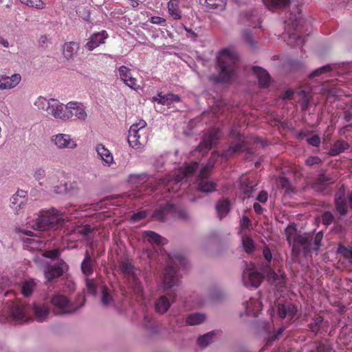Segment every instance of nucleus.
I'll use <instances>...</instances> for the list:
<instances>
[{"mask_svg": "<svg viewBox=\"0 0 352 352\" xmlns=\"http://www.w3.org/2000/svg\"><path fill=\"white\" fill-rule=\"evenodd\" d=\"M287 240L292 247V252L295 256H298L301 252L305 255H307L312 251L317 252L320 246L321 241L323 238V234L321 232L316 234L304 233L300 234L297 233L296 229L294 226H287L285 229Z\"/></svg>", "mask_w": 352, "mask_h": 352, "instance_id": "1", "label": "nucleus"}, {"mask_svg": "<svg viewBox=\"0 0 352 352\" xmlns=\"http://www.w3.org/2000/svg\"><path fill=\"white\" fill-rule=\"evenodd\" d=\"M198 168L197 162H195L190 164H187L175 170L171 175H166L165 177L160 179L158 185H153L152 182H149L146 186L151 188V191L160 189L162 193L176 192L181 186L180 182L182 184L185 182L190 181L191 177H194L195 171Z\"/></svg>", "mask_w": 352, "mask_h": 352, "instance_id": "2", "label": "nucleus"}, {"mask_svg": "<svg viewBox=\"0 0 352 352\" xmlns=\"http://www.w3.org/2000/svg\"><path fill=\"white\" fill-rule=\"evenodd\" d=\"M68 217L65 212H60L54 208L50 210H41L34 214L32 219H30L27 224L30 228L38 231L48 230H57L66 225Z\"/></svg>", "mask_w": 352, "mask_h": 352, "instance_id": "3", "label": "nucleus"}, {"mask_svg": "<svg viewBox=\"0 0 352 352\" xmlns=\"http://www.w3.org/2000/svg\"><path fill=\"white\" fill-rule=\"evenodd\" d=\"M68 217L65 212H60L54 208L50 210H41L34 214L32 219H30L27 224L30 228L38 231L48 230H57L66 225Z\"/></svg>", "mask_w": 352, "mask_h": 352, "instance_id": "4", "label": "nucleus"}, {"mask_svg": "<svg viewBox=\"0 0 352 352\" xmlns=\"http://www.w3.org/2000/svg\"><path fill=\"white\" fill-rule=\"evenodd\" d=\"M219 68L218 75H212L210 79L214 82H227L235 75L239 56L237 54L228 49L220 51L217 57Z\"/></svg>", "mask_w": 352, "mask_h": 352, "instance_id": "5", "label": "nucleus"}, {"mask_svg": "<svg viewBox=\"0 0 352 352\" xmlns=\"http://www.w3.org/2000/svg\"><path fill=\"white\" fill-rule=\"evenodd\" d=\"M168 265L163 275L162 287L164 291L179 287L181 283V276L177 270L185 267L187 260L181 254L168 256Z\"/></svg>", "mask_w": 352, "mask_h": 352, "instance_id": "6", "label": "nucleus"}, {"mask_svg": "<svg viewBox=\"0 0 352 352\" xmlns=\"http://www.w3.org/2000/svg\"><path fill=\"white\" fill-rule=\"evenodd\" d=\"M32 311L37 322H43L50 314L47 305L41 302H34L32 305L24 303H16L12 307V314L15 320L28 321L30 311Z\"/></svg>", "mask_w": 352, "mask_h": 352, "instance_id": "7", "label": "nucleus"}, {"mask_svg": "<svg viewBox=\"0 0 352 352\" xmlns=\"http://www.w3.org/2000/svg\"><path fill=\"white\" fill-rule=\"evenodd\" d=\"M285 34L288 36L287 43L292 46H301L304 45L305 38L300 34L301 28L304 25L305 19L302 18L300 13L298 14L289 13L285 21Z\"/></svg>", "mask_w": 352, "mask_h": 352, "instance_id": "8", "label": "nucleus"}, {"mask_svg": "<svg viewBox=\"0 0 352 352\" xmlns=\"http://www.w3.org/2000/svg\"><path fill=\"white\" fill-rule=\"evenodd\" d=\"M77 300L80 301V302L76 304L71 302L63 295L56 294L52 297L50 302L54 308L53 311L56 315H65L73 314L84 306L85 299L83 296H78Z\"/></svg>", "mask_w": 352, "mask_h": 352, "instance_id": "9", "label": "nucleus"}, {"mask_svg": "<svg viewBox=\"0 0 352 352\" xmlns=\"http://www.w3.org/2000/svg\"><path fill=\"white\" fill-rule=\"evenodd\" d=\"M219 157V154L218 153L213 152L208 164L201 168L198 176L197 177L198 189L200 191L204 192H212L216 190V184L209 180L208 177L210 174V170L212 168Z\"/></svg>", "mask_w": 352, "mask_h": 352, "instance_id": "10", "label": "nucleus"}, {"mask_svg": "<svg viewBox=\"0 0 352 352\" xmlns=\"http://www.w3.org/2000/svg\"><path fill=\"white\" fill-rule=\"evenodd\" d=\"M273 309L276 311L279 318L286 319L289 322H292L297 318L298 309L288 300L278 298L275 302Z\"/></svg>", "mask_w": 352, "mask_h": 352, "instance_id": "11", "label": "nucleus"}, {"mask_svg": "<svg viewBox=\"0 0 352 352\" xmlns=\"http://www.w3.org/2000/svg\"><path fill=\"white\" fill-rule=\"evenodd\" d=\"M146 126V122L143 120L130 126L128 134V142L131 147L138 149L145 144L146 139L142 137V135Z\"/></svg>", "mask_w": 352, "mask_h": 352, "instance_id": "12", "label": "nucleus"}, {"mask_svg": "<svg viewBox=\"0 0 352 352\" xmlns=\"http://www.w3.org/2000/svg\"><path fill=\"white\" fill-rule=\"evenodd\" d=\"M298 98V101L301 102V108L302 111H307L309 107L312 98V92L309 87L300 89L296 92L289 89L285 91L283 96V100H288Z\"/></svg>", "mask_w": 352, "mask_h": 352, "instance_id": "13", "label": "nucleus"}, {"mask_svg": "<svg viewBox=\"0 0 352 352\" xmlns=\"http://www.w3.org/2000/svg\"><path fill=\"white\" fill-rule=\"evenodd\" d=\"M121 270L123 274L128 276L129 281L134 292L138 295L142 294L143 287L138 278V276L140 274V271L135 269L130 263L127 262L122 263Z\"/></svg>", "mask_w": 352, "mask_h": 352, "instance_id": "14", "label": "nucleus"}, {"mask_svg": "<svg viewBox=\"0 0 352 352\" xmlns=\"http://www.w3.org/2000/svg\"><path fill=\"white\" fill-rule=\"evenodd\" d=\"M263 276L257 272L253 264L247 265L242 274V281L247 287H257L263 280Z\"/></svg>", "mask_w": 352, "mask_h": 352, "instance_id": "15", "label": "nucleus"}, {"mask_svg": "<svg viewBox=\"0 0 352 352\" xmlns=\"http://www.w3.org/2000/svg\"><path fill=\"white\" fill-rule=\"evenodd\" d=\"M219 133V130L216 129L207 130L204 133L202 140L195 151L202 153V155L210 151L212 146L217 142Z\"/></svg>", "mask_w": 352, "mask_h": 352, "instance_id": "16", "label": "nucleus"}, {"mask_svg": "<svg viewBox=\"0 0 352 352\" xmlns=\"http://www.w3.org/2000/svg\"><path fill=\"white\" fill-rule=\"evenodd\" d=\"M67 265L63 261H57L47 265L44 270V276L46 280L50 282L55 278L61 276Z\"/></svg>", "mask_w": 352, "mask_h": 352, "instance_id": "17", "label": "nucleus"}, {"mask_svg": "<svg viewBox=\"0 0 352 352\" xmlns=\"http://www.w3.org/2000/svg\"><path fill=\"white\" fill-rule=\"evenodd\" d=\"M67 111V104H64L59 100L51 98V104L48 111V114L52 116L56 119H58L63 121L68 120Z\"/></svg>", "mask_w": 352, "mask_h": 352, "instance_id": "18", "label": "nucleus"}, {"mask_svg": "<svg viewBox=\"0 0 352 352\" xmlns=\"http://www.w3.org/2000/svg\"><path fill=\"white\" fill-rule=\"evenodd\" d=\"M51 142L60 149L68 148L74 149L76 148V141L72 138L71 135L66 133H58L51 137Z\"/></svg>", "mask_w": 352, "mask_h": 352, "instance_id": "19", "label": "nucleus"}, {"mask_svg": "<svg viewBox=\"0 0 352 352\" xmlns=\"http://www.w3.org/2000/svg\"><path fill=\"white\" fill-rule=\"evenodd\" d=\"M28 192L19 190L10 198V206L15 213L19 214L27 204Z\"/></svg>", "mask_w": 352, "mask_h": 352, "instance_id": "20", "label": "nucleus"}, {"mask_svg": "<svg viewBox=\"0 0 352 352\" xmlns=\"http://www.w3.org/2000/svg\"><path fill=\"white\" fill-rule=\"evenodd\" d=\"M67 114H68V120H71L73 116H75L77 119L85 120L87 116L82 104L72 101L67 103Z\"/></svg>", "mask_w": 352, "mask_h": 352, "instance_id": "21", "label": "nucleus"}, {"mask_svg": "<svg viewBox=\"0 0 352 352\" xmlns=\"http://www.w3.org/2000/svg\"><path fill=\"white\" fill-rule=\"evenodd\" d=\"M181 98L178 94H174L172 93H167L165 94L159 93L157 96L152 98V101L169 107L175 103L179 102Z\"/></svg>", "mask_w": 352, "mask_h": 352, "instance_id": "22", "label": "nucleus"}, {"mask_svg": "<svg viewBox=\"0 0 352 352\" xmlns=\"http://www.w3.org/2000/svg\"><path fill=\"white\" fill-rule=\"evenodd\" d=\"M175 293L169 294V298L166 296H161L155 302V310L157 313L163 314L170 308L171 304L175 301Z\"/></svg>", "mask_w": 352, "mask_h": 352, "instance_id": "23", "label": "nucleus"}, {"mask_svg": "<svg viewBox=\"0 0 352 352\" xmlns=\"http://www.w3.org/2000/svg\"><path fill=\"white\" fill-rule=\"evenodd\" d=\"M108 37V34L105 30H102L100 32L93 33L89 41L85 44V47L89 51H92L95 48L100 46L101 44L104 43L105 39Z\"/></svg>", "mask_w": 352, "mask_h": 352, "instance_id": "24", "label": "nucleus"}, {"mask_svg": "<svg viewBox=\"0 0 352 352\" xmlns=\"http://www.w3.org/2000/svg\"><path fill=\"white\" fill-rule=\"evenodd\" d=\"M120 79L124 84L132 89L136 90L140 87L137 84V80L131 76V70L126 66H121L118 69Z\"/></svg>", "mask_w": 352, "mask_h": 352, "instance_id": "25", "label": "nucleus"}, {"mask_svg": "<svg viewBox=\"0 0 352 352\" xmlns=\"http://www.w3.org/2000/svg\"><path fill=\"white\" fill-rule=\"evenodd\" d=\"M265 273L267 274L268 280L274 284L278 289L285 286V276L283 274L276 273L274 270H272L268 265L264 270Z\"/></svg>", "mask_w": 352, "mask_h": 352, "instance_id": "26", "label": "nucleus"}, {"mask_svg": "<svg viewBox=\"0 0 352 352\" xmlns=\"http://www.w3.org/2000/svg\"><path fill=\"white\" fill-rule=\"evenodd\" d=\"M245 313L248 316L256 317L262 310V302L257 298H250L248 301L243 303Z\"/></svg>", "mask_w": 352, "mask_h": 352, "instance_id": "27", "label": "nucleus"}, {"mask_svg": "<svg viewBox=\"0 0 352 352\" xmlns=\"http://www.w3.org/2000/svg\"><path fill=\"white\" fill-rule=\"evenodd\" d=\"M334 202L337 212L340 216L346 215L348 212V208L344 191L343 190L340 189L339 191L336 192L335 195Z\"/></svg>", "mask_w": 352, "mask_h": 352, "instance_id": "28", "label": "nucleus"}, {"mask_svg": "<svg viewBox=\"0 0 352 352\" xmlns=\"http://www.w3.org/2000/svg\"><path fill=\"white\" fill-rule=\"evenodd\" d=\"M258 329L261 332H263L267 335L270 336L271 331V324L270 322L265 320L260 321L258 324ZM285 329V327L283 326L280 327L274 335H272V336H269V340H267V344H270V342H271V340H275L276 339H278V338L283 333Z\"/></svg>", "mask_w": 352, "mask_h": 352, "instance_id": "29", "label": "nucleus"}, {"mask_svg": "<svg viewBox=\"0 0 352 352\" xmlns=\"http://www.w3.org/2000/svg\"><path fill=\"white\" fill-rule=\"evenodd\" d=\"M200 3L205 6L208 10L223 11L227 5V0H199Z\"/></svg>", "mask_w": 352, "mask_h": 352, "instance_id": "30", "label": "nucleus"}, {"mask_svg": "<svg viewBox=\"0 0 352 352\" xmlns=\"http://www.w3.org/2000/svg\"><path fill=\"white\" fill-rule=\"evenodd\" d=\"M142 239L144 242H148L151 245H161L166 243V239L157 233L147 230L142 234Z\"/></svg>", "mask_w": 352, "mask_h": 352, "instance_id": "31", "label": "nucleus"}, {"mask_svg": "<svg viewBox=\"0 0 352 352\" xmlns=\"http://www.w3.org/2000/svg\"><path fill=\"white\" fill-rule=\"evenodd\" d=\"M101 302L104 307L115 306V293L106 286L101 289Z\"/></svg>", "mask_w": 352, "mask_h": 352, "instance_id": "32", "label": "nucleus"}, {"mask_svg": "<svg viewBox=\"0 0 352 352\" xmlns=\"http://www.w3.org/2000/svg\"><path fill=\"white\" fill-rule=\"evenodd\" d=\"M168 12L173 20H180L182 18L179 0H170L167 3Z\"/></svg>", "mask_w": 352, "mask_h": 352, "instance_id": "33", "label": "nucleus"}, {"mask_svg": "<svg viewBox=\"0 0 352 352\" xmlns=\"http://www.w3.org/2000/svg\"><path fill=\"white\" fill-rule=\"evenodd\" d=\"M253 72L257 76L258 84L261 87H267L270 82V76L268 72L259 67H254Z\"/></svg>", "mask_w": 352, "mask_h": 352, "instance_id": "34", "label": "nucleus"}, {"mask_svg": "<svg viewBox=\"0 0 352 352\" xmlns=\"http://www.w3.org/2000/svg\"><path fill=\"white\" fill-rule=\"evenodd\" d=\"M96 151L104 165L109 166L113 163L112 154L103 144H97L96 146Z\"/></svg>", "mask_w": 352, "mask_h": 352, "instance_id": "35", "label": "nucleus"}, {"mask_svg": "<svg viewBox=\"0 0 352 352\" xmlns=\"http://www.w3.org/2000/svg\"><path fill=\"white\" fill-rule=\"evenodd\" d=\"M142 326L150 336H154L158 333L157 322L149 314H146L144 315L142 320Z\"/></svg>", "mask_w": 352, "mask_h": 352, "instance_id": "36", "label": "nucleus"}, {"mask_svg": "<svg viewBox=\"0 0 352 352\" xmlns=\"http://www.w3.org/2000/svg\"><path fill=\"white\" fill-rule=\"evenodd\" d=\"M206 320V316L203 313L195 312L186 316L185 323L186 325L195 326L203 324Z\"/></svg>", "mask_w": 352, "mask_h": 352, "instance_id": "37", "label": "nucleus"}, {"mask_svg": "<svg viewBox=\"0 0 352 352\" xmlns=\"http://www.w3.org/2000/svg\"><path fill=\"white\" fill-rule=\"evenodd\" d=\"M174 206L170 204L168 201H166L165 204H160L159 209L156 210L153 214V217L158 220L160 221H164L165 219V216L167 212L173 210Z\"/></svg>", "mask_w": 352, "mask_h": 352, "instance_id": "38", "label": "nucleus"}, {"mask_svg": "<svg viewBox=\"0 0 352 352\" xmlns=\"http://www.w3.org/2000/svg\"><path fill=\"white\" fill-rule=\"evenodd\" d=\"M79 49V44L76 42H67L63 45V53L65 58L72 59Z\"/></svg>", "mask_w": 352, "mask_h": 352, "instance_id": "39", "label": "nucleus"}, {"mask_svg": "<svg viewBox=\"0 0 352 352\" xmlns=\"http://www.w3.org/2000/svg\"><path fill=\"white\" fill-rule=\"evenodd\" d=\"M94 261L91 258L89 252L87 250L85 254V257L81 263V270L84 275L89 276L93 272Z\"/></svg>", "mask_w": 352, "mask_h": 352, "instance_id": "40", "label": "nucleus"}, {"mask_svg": "<svg viewBox=\"0 0 352 352\" xmlns=\"http://www.w3.org/2000/svg\"><path fill=\"white\" fill-rule=\"evenodd\" d=\"M230 203L227 199L219 200L216 204V210L219 219H223L230 212Z\"/></svg>", "mask_w": 352, "mask_h": 352, "instance_id": "41", "label": "nucleus"}, {"mask_svg": "<svg viewBox=\"0 0 352 352\" xmlns=\"http://www.w3.org/2000/svg\"><path fill=\"white\" fill-rule=\"evenodd\" d=\"M214 335L215 334L213 331H210L199 336L196 342L197 345L201 349H206L208 346L213 342Z\"/></svg>", "mask_w": 352, "mask_h": 352, "instance_id": "42", "label": "nucleus"}, {"mask_svg": "<svg viewBox=\"0 0 352 352\" xmlns=\"http://www.w3.org/2000/svg\"><path fill=\"white\" fill-rule=\"evenodd\" d=\"M349 147V145L346 142L342 140H338L333 144V146L329 151V155L331 156L338 155L341 153L348 149Z\"/></svg>", "mask_w": 352, "mask_h": 352, "instance_id": "43", "label": "nucleus"}, {"mask_svg": "<svg viewBox=\"0 0 352 352\" xmlns=\"http://www.w3.org/2000/svg\"><path fill=\"white\" fill-rule=\"evenodd\" d=\"M241 243L245 252L252 253L255 250V244L250 234H241Z\"/></svg>", "mask_w": 352, "mask_h": 352, "instance_id": "44", "label": "nucleus"}, {"mask_svg": "<svg viewBox=\"0 0 352 352\" xmlns=\"http://www.w3.org/2000/svg\"><path fill=\"white\" fill-rule=\"evenodd\" d=\"M263 2L269 10H275L289 6L290 0H263Z\"/></svg>", "mask_w": 352, "mask_h": 352, "instance_id": "45", "label": "nucleus"}, {"mask_svg": "<svg viewBox=\"0 0 352 352\" xmlns=\"http://www.w3.org/2000/svg\"><path fill=\"white\" fill-rule=\"evenodd\" d=\"M21 80V77L19 74H13L11 76H3L4 90L14 88Z\"/></svg>", "mask_w": 352, "mask_h": 352, "instance_id": "46", "label": "nucleus"}, {"mask_svg": "<svg viewBox=\"0 0 352 352\" xmlns=\"http://www.w3.org/2000/svg\"><path fill=\"white\" fill-rule=\"evenodd\" d=\"M243 142L241 140H239L237 142H236L234 144H232L228 150L224 151L221 157L223 158H228L230 157L231 155L236 153L241 152L243 148Z\"/></svg>", "mask_w": 352, "mask_h": 352, "instance_id": "47", "label": "nucleus"}, {"mask_svg": "<svg viewBox=\"0 0 352 352\" xmlns=\"http://www.w3.org/2000/svg\"><path fill=\"white\" fill-rule=\"evenodd\" d=\"M36 286V283L33 279L24 280L21 286V293L24 296H30L33 293Z\"/></svg>", "mask_w": 352, "mask_h": 352, "instance_id": "48", "label": "nucleus"}, {"mask_svg": "<svg viewBox=\"0 0 352 352\" xmlns=\"http://www.w3.org/2000/svg\"><path fill=\"white\" fill-rule=\"evenodd\" d=\"M331 182V178L329 175L321 173L319 175L316 184L315 188L317 190L322 191L325 188V186Z\"/></svg>", "mask_w": 352, "mask_h": 352, "instance_id": "49", "label": "nucleus"}, {"mask_svg": "<svg viewBox=\"0 0 352 352\" xmlns=\"http://www.w3.org/2000/svg\"><path fill=\"white\" fill-rule=\"evenodd\" d=\"M51 104V98L47 100V98L39 96L36 98L34 102V105L39 109L48 113Z\"/></svg>", "mask_w": 352, "mask_h": 352, "instance_id": "50", "label": "nucleus"}, {"mask_svg": "<svg viewBox=\"0 0 352 352\" xmlns=\"http://www.w3.org/2000/svg\"><path fill=\"white\" fill-rule=\"evenodd\" d=\"M93 232V228L88 225L78 227L74 230V234L84 238H89Z\"/></svg>", "mask_w": 352, "mask_h": 352, "instance_id": "51", "label": "nucleus"}, {"mask_svg": "<svg viewBox=\"0 0 352 352\" xmlns=\"http://www.w3.org/2000/svg\"><path fill=\"white\" fill-rule=\"evenodd\" d=\"M241 190L243 194L249 197L254 190V185L247 178L242 179L241 181Z\"/></svg>", "mask_w": 352, "mask_h": 352, "instance_id": "52", "label": "nucleus"}, {"mask_svg": "<svg viewBox=\"0 0 352 352\" xmlns=\"http://www.w3.org/2000/svg\"><path fill=\"white\" fill-rule=\"evenodd\" d=\"M338 252L352 264V248L344 245H339Z\"/></svg>", "mask_w": 352, "mask_h": 352, "instance_id": "53", "label": "nucleus"}, {"mask_svg": "<svg viewBox=\"0 0 352 352\" xmlns=\"http://www.w3.org/2000/svg\"><path fill=\"white\" fill-rule=\"evenodd\" d=\"M20 1L29 6L36 9H43L45 6V3L42 0H20Z\"/></svg>", "mask_w": 352, "mask_h": 352, "instance_id": "54", "label": "nucleus"}, {"mask_svg": "<svg viewBox=\"0 0 352 352\" xmlns=\"http://www.w3.org/2000/svg\"><path fill=\"white\" fill-rule=\"evenodd\" d=\"M251 225V220L247 216H243L241 221L240 234H244V233L250 234V227Z\"/></svg>", "mask_w": 352, "mask_h": 352, "instance_id": "55", "label": "nucleus"}, {"mask_svg": "<svg viewBox=\"0 0 352 352\" xmlns=\"http://www.w3.org/2000/svg\"><path fill=\"white\" fill-rule=\"evenodd\" d=\"M322 323L323 318L321 316H318L313 320L311 323H310L309 328L312 332L318 333L320 330Z\"/></svg>", "mask_w": 352, "mask_h": 352, "instance_id": "56", "label": "nucleus"}, {"mask_svg": "<svg viewBox=\"0 0 352 352\" xmlns=\"http://www.w3.org/2000/svg\"><path fill=\"white\" fill-rule=\"evenodd\" d=\"M333 67L330 65H327L323 67L315 69L311 74V77L319 76L323 74H326L333 70Z\"/></svg>", "mask_w": 352, "mask_h": 352, "instance_id": "57", "label": "nucleus"}, {"mask_svg": "<svg viewBox=\"0 0 352 352\" xmlns=\"http://www.w3.org/2000/svg\"><path fill=\"white\" fill-rule=\"evenodd\" d=\"M86 287L90 294L94 295L97 291L96 283L93 279L86 278Z\"/></svg>", "mask_w": 352, "mask_h": 352, "instance_id": "58", "label": "nucleus"}, {"mask_svg": "<svg viewBox=\"0 0 352 352\" xmlns=\"http://www.w3.org/2000/svg\"><path fill=\"white\" fill-rule=\"evenodd\" d=\"M334 215L329 211L324 212L322 215V223L324 225H330L334 221Z\"/></svg>", "mask_w": 352, "mask_h": 352, "instance_id": "59", "label": "nucleus"}, {"mask_svg": "<svg viewBox=\"0 0 352 352\" xmlns=\"http://www.w3.org/2000/svg\"><path fill=\"white\" fill-rule=\"evenodd\" d=\"M34 178L40 182L45 177V170L42 168H36L33 173Z\"/></svg>", "mask_w": 352, "mask_h": 352, "instance_id": "60", "label": "nucleus"}, {"mask_svg": "<svg viewBox=\"0 0 352 352\" xmlns=\"http://www.w3.org/2000/svg\"><path fill=\"white\" fill-rule=\"evenodd\" d=\"M146 215L147 212L146 210L138 212L131 216V221L134 223L140 221V220L146 218Z\"/></svg>", "mask_w": 352, "mask_h": 352, "instance_id": "61", "label": "nucleus"}, {"mask_svg": "<svg viewBox=\"0 0 352 352\" xmlns=\"http://www.w3.org/2000/svg\"><path fill=\"white\" fill-rule=\"evenodd\" d=\"M277 185L278 187L285 189L287 191L289 189L290 183L285 177H279L277 179Z\"/></svg>", "mask_w": 352, "mask_h": 352, "instance_id": "62", "label": "nucleus"}, {"mask_svg": "<svg viewBox=\"0 0 352 352\" xmlns=\"http://www.w3.org/2000/svg\"><path fill=\"white\" fill-rule=\"evenodd\" d=\"M307 142L313 146L318 147L320 144V138L318 135H314L311 137L307 138Z\"/></svg>", "mask_w": 352, "mask_h": 352, "instance_id": "63", "label": "nucleus"}, {"mask_svg": "<svg viewBox=\"0 0 352 352\" xmlns=\"http://www.w3.org/2000/svg\"><path fill=\"white\" fill-rule=\"evenodd\" d=\"M252 33L250 30H245L243 32V38L245 41L249 43L250 45L253 46L254 45V41L252 38Z\"/></svg>", "mask_w": 352, "mask_h": 352, "instance_id": "64", "label": "nucleus"}]
</instances>
